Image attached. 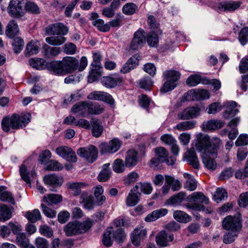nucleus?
Masks as SVG:
<instances>
[{
  "instance_id": "obj_1",
  "label": "nucleus",
  "mask_w": 248,
  "mask_h": 248,
  "mask_svg": "<svg viewBox=\"0 0 248 248\" xmlns=\"http://www.w3.org/2000/svg\"><path fill=\"white\" fill-rule=\"evenodd\" d=\"M195 145L197 151L202 153V163L205 168L214 171L217 167L215 159L218 150L222 145L221 140L217 137L210 138L208 135L200 134L197 137Z\"/></svg>"
},
{
  "instance_id": "obj_2",
  "label": "nucleus",
  "mask_w": 248,
  "mask_h": 248,
  "mask_svg": "<svg viewBox=\"0 0 248 248\" xmlns=\"http://www.w3.org/2000/svg\"><path fill=\"white\" fill-rule=\"evenodd\" d=\"M31 115L30 113L19 115L14 114L11 116L4 117L1 121L2 129L9 132L10 129H19L25 126L31 121Z\"/></svg>"
},
{
  "instance_id": "obj_3",
  "label": "nucleus",
  "mask_w": 248,
  "mask_h": 248,
  "mask_svg": "<svg viewBox=\"0 0 248 248\" xmlns=\"http://www.w3.org/2000/svg\"><path fill=\"white\" fill-rule=\"evenodd\" d=\"M187 200L189 202L186 203V207L194 211H203L204 205L209 203V200L201 192H195L189 195Z\"/></svg>"
},
{
  "instance_id": "obj_4",
  "label": "nucleus",
  "mask_w": 248,
  "mask_h": 248,
  "mask_svg": "<svg viewBox=\"0 0 248 248\" xmlns=\"http://www.w3.org/2000/svg\"><path fill=\"white\" fill-rule=\"evenodd\" d=\"M163 76L167 79L161 89V92L167 93L172 90L176 86V82L179 78V72L174 70L166 71Z\"/></svg>"
},
{
  "instance_id": "obj_5",
  "label": "nucleus",
  "mask_w": 248,
  "mask_h": 248,
  "mask_svg": "<svg viewBox=\"0 0 248 248\" xmlns=\"http://www.w3.org/2000/svg\"><path fill=\"white\" fill-rule=\"evenodd\" d=\"M222 226L226 230L239 232L242 228L240 215L226 217L223 219Z\"/></svg>"
},
{
  "instance_id": "obj_6",
  "label": "nucleus",
  "mask_w": 248,
  "mask_h": 248,
  "mask_svg": "<svg viewBox=\"0 0 248 248\" xmlns=\"http://www.w3.org/2000/svg\"><path fill=\"white\" fill-rule=\"evenodd\" d=\"M210 97L208 91L203 89H194L188 91L184 97L186 101L200 100L208 99Z\"/></svg>"
},
{
  "instance_id": "obj_7",
  "label": "nucleus",
  "mask_w": 248,
  "mask_h": 248,
  "mask_svg": "<svg viewBox=\"0 0 248 248\" xmlns=\"http://www.w3.org/2000/svg\"><path fill=\"white\" fill-rule=\"evenodd\" d=\"M77 153L79 156L84 158L89 162L92 163L97 158L98 150L95 146L90 145L88 147L79 149Z\"/></svg>"
},
{
  "instance_id": "obj_8",
  "label": "nucleus",
  "mask_w": 248,
  "mask_h": 248,
  "mask_svg": "<svg viewBox=\"0 0 248 248\" xmlns=\"http://www.w3.org/2000/svg\"><path fill=\"white\" fill-rule=\"evenodd\" d=\"M201 108L198 106L187 107L177 114V118L179 120H189L197 117L200 115Z\"/></svg>"
},
{
  "instance_id": "obj_9",
  "label": "nucleus",
  "mask_w": 248,
  "mask_h": 248,
  "mask_svg": "<svg viewBox=\"0 0 248 248\" xmlns=\"http://www.w3.org/2000/svg\"><path fill=\"white\" fill-rule=\"evenodd\" d=\"M56 152L58 155L67 161L75 163L77 161V157L75 152L68 146H62L56 148Z\"/></svg>"
},
{
  "instance_id": "obj_10",
  "label": "nucleus",
  "mask_w": 248,
  "mask_h": 248,
  "mask_svg": "<svg viewBox=\"0 0 248 248\" xmlns=\"http://www.w3.org/2000/svg\"><path fill=\"white\" fill-rule=\"evenodd\" d=\"M7 12L10 16L14 18H20L25 14V10L23 8L21 2H17L14 0L10 1Z\"/></svg>"
},
{
  "instance_id": "obj_11",
  "label": "nucleus",
  "mask_w": 248,
  "mask_h": 248,
  "mask_svg": "<svg viewBox=\"0 0 248 248\" xmlns=\"http://www.w3.org/2000/svg\"><path fill=\"white\" fill-rule=\"evenodd\" d=\"M145 38L144 30L139 29L134 34L130 45V48L133 50H137L141 48L145 43Z\"/></svg>"
},
{
  "instance_id": "obj_12",
  "label": "nucleus",
  "mask_w": 248,
  "mask_h": 248,
  "mask_svg": "<svg viewBox=\"0 0 248 248\" xmlns=\"http://www.w3.org/2000/svg\"><path fill=\"white\" fill-rule=\"evenodd\" d=\"M46 33L48 35H64L68 32V28L63 24L56 23L50 24L45 29Z\"/></svg>"
},
{
  "instance_id": "obj_13",
  "label": "nucleus",
  "mask_w": 248,
  "mask_h": 248,
  "mask_svg": "<svg viewBox=\"0 0 248 248\" xmlns=\"http://www.w3.org/2000/svg\"><path fill=\"white\" fill-rule=\"evenodd\" d=\"M88 98L91 100L102 101L110 105L114 103L112 96L108 93L101 91H94L88 95Z\"/></svg>"
},
{
  "instance_id": "obj_14",
  "label": "nucleus",
  "mask_w": 248,
  "mask_h": 248,
  "mask_svg": "<svg viewBox=\"0 0 248 248\" xmlns=\"http://www.w3.org/2000/svg\"><path fill=\"white\" fill-rule=\"evenodd\" d=\"M62 61L65 74L73 73L77 69L78 61L75 58L66 57L64 58Z\"/></svg>"
},
{
  "instance_id": "obj_15",
  "label": "nucleus",
  "mask_w": 248,
  "mask_h": 248,
  "mask_svg": "<svg viewBox=\"0 0 248 248\" xmlns=\"http://www.w3.org/2000/svg\"><path fill=\"white\" fill-rule=\"evenodd\" d=\"M122 143L117 139H114L108 143H103L101 145V152L103 153H113L117 152L120 148Z\"/></svg>"
},
{
  "instance_id": "obj_16",
  "label": "nucleus",
  "mask_w": 248,
  "mask_h": 248,
  "mask_svg": "<svg viewBox=\"0 0 248 248\" xmlns=\"http://www.w3.org/2000/svg\"><path fill=\"white\" fill-rule=\"evenodd\" d=\"M123 82V78L119 77L105 76L101 78L102 85L108 88H114Z\"/></svg>"
},
{
  "instance_id": "obj_17",
  "label": "nucleus",
  "mask_w": 248,
  "mask_h": 248,
  "mask_svg": "<svg viewBox=\"0 0 248 248\" xmlns=\"http://www.w3.org/2000/svg\"><path fill=\"white\" fill-rule=\"evenodd\" d=\"M147 235V231L143 227L141 226L136 228L131 234V240L132 243L135 246L140 245V241L143 239Z\"/></svg>"
},
{
  "instance_id": "obj_18",
  "label": "nucleus",
  "mask_w": 248,
  "mask_h": 248,
  "mask_svg": "<svg viewBox=\"0 0 248 248\" xmlns=\"http://www.w3.org/2000/svg\"><path fill=\"white\" fill-rule=\"evenodd\" d=\"M79 202L83 204L84 208L88 210L93 209L95 204L93 196L87 191H84L81 194L79 199Z\"/></svg>"
},
{
  "instance_id": "obj_19",
  "label": "nucleus",
  "mask_w": 248,
  "mask_h": 248,
  "mask_svg": "<svg viewBox=\"0 0 248 248\" xmlns=\"http://www.w3.org/2000/svg\"><path fill=\"white\" fill-rule=\"evenodd\" d=\"M174 238L173 234L167 233L166 231L159 232L155 238L156 243L161 247H166L169 242H171Z\"/></svg>"
},
{
  "instance_id": "obj_20",
  "label": "nucleus",
  "mask_w": 248,
  "mask_h": 248,
  "mask_svg": "<svg viewBox=\"0 0 248 248\" xmlns=\"http://www.w3.org/2000/svg\"><path fill=\"white\" fill-rule=\"evenodd\" d=\"M45 183L52 187H56L61 186L63 182L62 177L57 176L55 174L46 175L44 177Z\"/></svg>"
},
{
  "instance_id": "obj_21",
  "label": "nucleus",
  "mask_w": 248,
  "mask_h": 248,
  "mask_svg": "<svg viewBox=\"0 0 248 248\" xmlns=\"http://www.w3.org/2000/svg\"><path fill=\"white\" fill-rule=\"evenodd\" d=\"M138 161V153L134 150H130L126 153L124 163L126 167L132 168Z\"/></svg>"
},
{
  "instance_id": "obj_22",
  "label": "nucleus",
  "mask_w": 248,
  "mask_h": 248,
  "mask_svg": "<svg viewBox=\"0 0 248 248\" xmlns=\"http://www.w3.org/2000/svg\"><path fill=\"white\" fill-rule=\"evenodd\" d=\"M185 157L189 164L192 165L193 168L196 169H199L200 162L194 148H191L189 150H188L185 154Z\"/></svg>"
},
{
  "instance_id": "obj_23",
  "label": "nucleus",
  "mask_w": 248,
  "mask_h": 248,
  "mask_svg": "<svg viewBox=\"0 0 248 248\" xmlns=\"http://www.w3.org/2000/svg\"><path fill=\"white\" fill-rule=\"evenodd\" d=\"M101 65L91 64V70L88 77L89 82L92 83L99 79L101 75Z\"/></svg>"
},
{
  "instance_id": "obj_24",
  "label": "nucleus",
  "mask_w": 248,
  "mask_h": 248,
  "mask_svg": "<svg viewBox=\"0 0 248 248\" xmlns=\"http://www.w3.org/2000/svg\"><path fill=\"white\" fill-rule=\"evenodd\" d=\"M72 111L82 116H85L87 112L88 113V102H80L75 104L72 108Z\"/></svg>"
},
{
  "instance_id": "obj_25",
  "label": "nucleus",
  "mask_w": 248,
  "mask_h": 248,
  "mask_svg": "<svg viewBox=\"0 0 248 248\" xmlns=\"http://www.w3.org/2000/svg\"><path fill=\"white\" fill-rule=\"evenodd\" d=\"M92 125V133L93 135L96 138L100 137L104 129L101 122L98 119L93 118L91 120Z\"/></svg>"
},
{
  "instance_id": "obj_26",
  "label": "nucleus",
  "mask_w": 248,
  "mask_h": 248,
  "mask_svg": "<svg viewBox=\"0 0 248 248\" xmlns=\"http://www.w3.org/2000/svg\"><path fill=\"white\" fill-rule=\"evenodd\" d=\"M168 213V210L165 208H161L153 211L145 218L146 222L154 221L158 218L165 216Z\"/></svg>"
},
{
  "instance_id": "obj_27",
  "label": "nucleus",
  "mask_w": 248,
  "mask_h": 248,
  "mask_svg": "<svg viewBox=\"0 0 248 248\" xmlns=\"http://www.w3.org/2000/svg\"><path fill=\"white\" fill-rule=\"evenodd\" d=\"M139 64V60L136 56L131 57L125 63L122 69L121 72L125 74L129 72L131 70L134 69Z\"/></svg>"
},
{
  "instance_id": "obj_28",
  "label": "nucleus",
  "mask_w": 248,
  "mask_h": 248,
  "mask_svg": "<svg viewBox=\"0 0 248 248\" xmlns=\"http://www.w3.org/2000/svg\"><path fill=\"white\" fill-rule=\"evenodd\" d=\"M19 31L17 23L14 20L10 21L6 28V34L9 37L13 38L18 34Z\"/></svg>"
},
{
  "instance_id": "obj_29",
  "label": "nucleus",
  "mask_w": 248,
  "mask_h": 248,
  "mask_svg": "<svg viewBox=\"0 0 248 248\" xmlns=\"http://www.w3.org/2000/svg\"><path fill=\"white\" fill-rule=\"evenodd\" d=\"M240 5L239 2L232 0L220 2L218 4V8L224 11H233L238 8Z\"/></svg>"
},
{
  "instance_id": "obj_30",
  "label": "nucleus",
  "mask_w": 248,
  "mask_h": 248,
  "mask_svg": "<svg viewBox=\"0 0 248 248\" xmlns=\"http://www.w3.org/2000/svg\"><path fill=\"white\" fill-rule=\"evenodd\" d=\"M140 193L134 191V188L129 193L126 199V204L128 206H134L139 202Z\"/></svg>"
},
{
  "instance_id": "obj_31",
  "label": "nucleus",
  "mask_w": 248,
  "mask_h": 248,
  "mask_svg": "<svg viewBox=\"0 0 248 248\" xmlns=\"http://www.w3.org/2000/svg\"><path fill=\"white\" fill-rule=\"evenodd\" d=\"M62 61H53L48 64V69L55 74H65Z\"/></svg>"
},
{
  "instance_id": "obj_32",
  "label": "nucleus",
  "mask_w": 248,
  "mask_h": 248,
  "mask_svg": "<svg viewBox=\"0 0 248 248\" xmlns=\"http://www.w3.org/2000/svg\"><path fill=\"white\" fill-rule=\"evenodd\" d=\"M64 231L68 236L79 234L77 221H71L69 222L64 228Z\"/></svg>"
},
{
  "instance_id": "obj_33",
  "label": "nucleus",
  "mask_w": 248,
  "mask_h": 248,
  "mask_svg": "<svg viewBox=\"0 0 248 248\" xmlns=\"http://www.w3.org/2000/svg\"><path fill=\"white\" fill-rule=\"evenodd\" d=\"M240 122V118L238 117L232 119L228 124V126L231 128L232 129L228 134V137L230 139L233 140L237 137L238 131L236 128L237 124Z\"/></svg>"
},
{
  "instance_id": "obj_34",
  "label": "nucleus",
  "mask_w": 248,
  "mask_h": 248,
  "mask_svg": "<svg viewBox=\"0 0 248 248\" xmlns=\"http://www.w3.org/2000/svg\"><path fill=\"white\" fill-rule=\"evenodd\" d=\"M139 10L138 6L133 2H128L124 5L122 7V12L126 16L133 15Z\"/></svg>"
},
{
  "instance_id": "obj_35",
  "label": "nucleus",
  "mask_w": 248,
  "mask_h": 248,
  "mask_svg": "<svg viewBox=\"0 0 248 248\" xmlns=\"http://www.w3.org/2000/svg\"><path fill=\"white\" fill-rule=\"evenodd\" d=\"M224 123L220 120H212L203 124V128L206 130H214L223 127Z\"/></svg>"
},
{
  "instance_id": "obj_36",
  "label": "nucleus",
  "mask_w": 248,
  "mask_h": 248,
  "mask_svg": "<svg viewBox=\"0 0 248 248\" xmlns=\"http://www.w3.org/2000/svg\"><path fill=\"white\" fill-rule=\"evenodd\" d=\"M30 64L33 68L37 69H44L48 68L49 62H46L42 58H34L29 60Z\"/></svg>"
},
{
  "instance_id": "obj_37",
  "label": "nucleus",
  "mask_w": 248,
  "mask_h": 248,
  "mask_svg": "<svg viewBox=\"0 0 248 248\" xmlns=\"http://www.w3.org/2000/svg\"><path fill=\"white\" fill-rule=\"evenodd\" d=\"M112 227H108L104 231L102 238V243L105 246L109 247L112 245L113 239L112 235Z\"/></svg>"
},
{
  "instance_id": "obj_38",
  "label": "nucleus",
  "mask_w": 248,
  "mask_h": 248,
  "mask_svg": "<svg viewBox=\"0 0 248 248\" xmlns=\"http://www.w3.org/2000/svg\"><path fill=\"white\" fill-rule=\"evenodd\" d=\"M44 55L46 58H49L58 55L61 52L60 47H51L47 45L43 46Z\"/></svg>"
},
{
  "instance_id": "obj_39",
  "label": "nucleus",
  "mask_w": 248,
  "mask_h": 248,
  "mask_svg": "<svg viewBox=\"0 0 248 248\" xmlns=\"http://www.w3.org/2000/svg\"><path fill=\"white\" fill-rule=\"evenodd\" d=\"M237 103L234 101H231L228 103L227 109L225 111L223 117L225 119H229L236 114L239 110L236 108Z\"/></svg>"
},
{
  "instance_id": "obj_40",
  "label": "nucleus",
  "mask_w": 248,
  "mask_h": 248,
  "mask_svg": "<svg viewBox=\"0 0 248 248\" xmlns=\"http://www.w3.org/2000/svg\"><path fill=\"white\" fill-rule=\"evenodd\" d=\"M184 177L186 179V182L184 186L185 188L189 191L195 190L197 185L194 177L186 173L184 174Z\"/></svg>"
},
{
  "instance_id": "obj_41",
  "label": "nucleus",
  "mask_w": 248,
  "mask_h": 248,
  "mask_svg": "<svg viewBox=\"0 0 248 248\" xmlns=\"http://www.w3.org/2000/svg\"><path fill=\"white\" fill-rule=\"evenodd\" d=\"M185 197V193L180 192L170 197L167 200V202L169 204L178 205L182 202L184 200Z\"/></svg>"
},
{
  "instance_id": "obj_42",
  "label": "nucleus",
  "mask_w": 248,
  "mask_h": 248,
  "mask_svg": "<svg viewBox=\"0 0 248 248\" xmlns=\"http://www.w3.org/2000/svg\"><path fill=\"white\" fill-rule=\"evenodd\" d=\"M77 224L80 234L85 233L89 230L93 225V221L91 219L87 218L82 222L77 221Z\"/></svg>"
},
{
  "instance_id": "obj_43",
  "label": "nucleus",
  "mask_w": 248,
  "mask_h": 248,
  "mask_svg": "<svg viewBox=\"0 0 248 248\" xmlns=\"http://www.w3.org/2000/svg\"><path fill=\"white\" fill-rule=\"evenodd\" d=\"M196 126V122L194 121H183L178 124L174 127L180 131L188 130L194 128Z\"/></svg>"
},
{
  "instance_id": "obj_44",
  "label": "nucleus",
  "mask_w": 248,
  "mask_h": 248,
  "mask_svg": "<svg viewBox=\"0 0 248 248\" xmlns=\"http://www.w3.org/2000/svg\"><path fill=\"white\" fill-rule=\"evenodd\" d=\"M139 188L140 191L146 194L151 193L153 190V187L150 183H139L134 187V191L135 192H139Z\"/></svg>"
},
{
  "instance_id": "obj_45",
  "label": "nucleus",
  "mask_w": 248,
  "mask_h": 248,
  "mask_svg": "<svg viewBox=\"0 0 248 248\" xmlns=\"http://www.w3.org/2000/svg\"><path fill=\"white\" fill-rule=\"evenodd\" d=\"M104 107L103 105L98 104H93L88 102V113L90 114L99 115L103 112Z\"/></svg>"
},
{
  "instance_id": "obj_46",
  "label": "nucleus",
  "mask_w": 248,
  "mask_h": 248,
  "mask_svg": "<svg viewBox=\"0 0 248 248\" xmlns=\"http://www.w3.org/2000/svg\"><path fill=\"white\" fill-rule=\"evenodd\" d=\"M10 208L5 204H0V221H5L11 217Z\"/></svg>"
},
{
  "instance_id": "obj_47",
  "label": "nucleus",
  "mask_w": 248,
  "mask_h": 248,
  "mask_svg": "<svg viewBox=\"0 0 248 248\" xmlns=\"http://www.w3.org/2000/svg\"><path fill=\"white\" fill-rule=\"evenodd\" d=\"M113 238L118 243H121L124 242L125 239L126 235L121 228H117L115 229L113 228Z\"/></svg>"
},
{
  "instance_id": "obj_48",
  "label": "nucleus",
  "mask_w": 248,
  "mask_h": 248,
  "mask_svg": "<svg viewBox=\"0 0 248 248\" xmlns=\"http://www.w3.org/2000/svg\"><path fill=\"white\" fill-rule=\"evenodd\" d=\"M58 36L48 37L46 38V41L51 45L59 46L66 41V38L62 35Z\"/></svg>"
},
{
  "instance_id": "obj_49",
  "label": "nucleus",
  "mask_w": 248,
  "mask_h": 248,
  "mask_svg": "<svg viewBox=\"0 0 248 248\" xmlns=\"http://www.w3.org/2000/svg\"><path fill=\"white\" fill-rule=\"evenodd\" d=\"M173 217L177 221L182 223H186L190 220V217L187 214L180 210L175 211L173 213Z\"/></svg>"
},
{
  "instance_id": "obj_50",
  "label": "nucleus",
  "mask_w": 248,
  "mask_h": 248,
  "mask_svg": "<svg viewBox=\"0 0 248 248\" xmlns=\"http://www.w3.org/2000/svg\"><path fill=\"white\" fill-rule=\"evenodd\" d=\"M25 217L31 222L34 223L40 220L41 215L38 209H34L32 211H28L26 213Z\"/></svg>"
},
{
  "instance_id": "obj_51",
  "label": "nucleus",
  "mask_w": 248,
  "mask_h": 248,
  "mask_svg": "<svg viewBox=\"0 0 248 248\" xmlns=\"http://www.w3.org/2000/svg\"><path fill=\"white\" fill-rule=\"evenodd\" d=\"M43 200L48 204L52 205L61 202L62 200V197L60 195L50 194L47 196H45Z\"/></svg>"
},
{
  "instance_id": "obj_52",
  "label": "nucleus",
  "mask_w": 248,
  "mask_h": 248,
  "mask_svg": "<svg viewBox=\"0 0 248 248\" xmlns=\"http://www.w3.org/2000/svg\"><path fill=\"white\" fill-rule=\"evenodd\" d=\"M39 46L36 42H31L27 45L25 55L27 56H30L32 55L36 54L38 52Z\"/></svg>"
},
{
  "instance_id": "obj_53",
  "label": "nucleus",
  "mask_w": 248,
  "mask_h": 248,
  "mask_svg": "<svg viewBox=\"0 0 248 248\" xmlns=\"http://www.w3.org/2000/svg\"><path fill=\"white\" fill-rule=\"evenodd\" d=\"M239 232L229 231L223 235V241L226 244H229L233 242L237 237Z\"/></svg>"
},
{
  "instance_id": "obj_54",
  "label": "nucleus",
  "mask_w": 248,
  "mask_h": 248,
  "mask_svg": "<svg viewBox=\"0 0 248 248\" xmlns=\"http://www.w3.org/2000/svg\"><path fill=\"white\" fill-rule=\"evenodd\" d=\"M154 31L150 32L147 36V42L151 47H156L158 43V36L157 33Z\"/></svg>"
},
{
  "instance_id": "obj_55",
  "label": "nucleus",
  "mask_w": 248,
  "mask_h": 248,
  "mask_svg": "<svg viewBox=\"0 0 248 248\" xmlns=\"http://www.w3.org/2000/svg\"><path fill=\"white\" fill-rule=\"evenodd\" d=\"M227 197L228 194L226 190L219 187L217 189L213 196V200L217 202H219Z\"/></svg>"
},
{
  "instance_id": "obj_56",
  "label": "nucleus",
  "mask_w": 248,
  "mask_h": 248,
  "mask_svg": "<svg viewBox=\"0 0 248 248\" xmlns=\"http://www.w3.org/2000/svg\"><path fill=\"white\" fill-rule=\"evenodd\" d=\"M166 183L170 185L171 189L173 191H178L181 187V184L180 181L170 176L166 175Z\"/></svg>"
},
{
  "instance_id": "obj_57",
  "label": "nucleus",
  "mask_w": 248,
  "mask_h": 248,
  "mask_svg": "<svg viewBox=\"0 0 248 248\" xmlns=\"http://www.w3.org/2000/svg\"><path fill=\"white\" fill-rule=\"evenodd\" d=\"M0 200L2 201H7L12 202L14 198L12 194L9 191L5 190V187H0Z\"/></svg>"
},
{
  "instance_id": "obj_58",
  "label": "nucleus",
  "mask_w": 248,
  "mask_h": 248,
  "mask_svg": "<svg viewBox=\"0 0 248 248\" xmlns=\"http://www.w3.org/2000/svg\"><path fill=\"white\" fill-rule=\"evenodd\" d=\"M92 24L101 31L107 32L110 30L109 25L108 23L105 24L104 20L101 19L93 21Z\"/></svg>"
},
{
  "instance_id": "obj_59",
  "label": "nucleus",
  "mask_w": 248,
  "mask_h": 248,
  "mask_svg": "<svg viewBox=\"0 0 248 248\" xmlns=\"http://www.w3.org/2000/svg\"><path fill=\"white\" fill-rule=\"evenodd\" d=\"M87 185L85 183H74L70 185L69 188L72 190L74 195H78L81 192V189Z\"/></svg>"
},
{
  "instance_id": "obj_60",
  "label": "nucleus",
  "mask_w": 248,
  "mask_h": 248,
  "mask_svg": "<svg viewBox=\"0 0 248 248\" xmlns=\"http://www.w3.org/2000/svg\"><path fill=\"white\" fill-rule=\"evenodd\" d=\"M125 163L122 159H117L114 160L113 164V170L117 173H122L125 170Z\"/></svg>"
},
{
  "instance_id": "obj_61",
  "label": "nucleus",
  "mask_w": 248,
  "mask_h": 248,
  "mask_svg": "<svg viewBox=\"0 0 248 248\" xmlns=\"http://www.w3.org/2000/svg\"><path fill=\"white\" fill-rule=\"evenodd\" d=\"M16 241L18 246L23 248L27 247L29 244V240L24 233H21L17 235Z\"/></svg>"
},
{
  "instance_id": "obj_62",
  "label": "nucleus",
  "mask_w": 248,
  "mask_h": 248,
  "mask_svg": "<svg viewBox=\"0 0 248 248\" xmlns=\"http://www.w3.org/2000/svg\"><path fill=\"white\" fill-rule=\"evenodd\" d=\"M25 12L28 11L32 14H38L40 13V9L37 5L34 2L28 1L25 6Z\"/></svg>"
},
{
  "instance_id": "obj_63",
  "label": "nucleus",
  "mask_w": 248,
  "mask_h": 248,
  "mask_svg": "<svg viewBox=\"0 0 248 248\" xmlns=\"http://www.w3.org/2000/svg\"><path fill=\"white\" fill-rule=\"evenodd\" d=\"M155 153L156 156L159 158L161 162H165L168 155V153L165 148H157L155 149Z\"/></svg>"
},
{
  "instance_id": "obj_64",
  "label": "nucleus",
  "mask_w": 248,
  "mask_h": 248,
  "mask_svg": "<svg viewBox=\"0 0 248 248\" xmlns=\"http://www.w3.org/2000/svg\"><path fill=\"white\" fill-rule=\"evenodd\" d=\"M239 40L241 44L245 45L248 42V27L241 29L239 33Z\"/></svg>"
}]
</instances>
